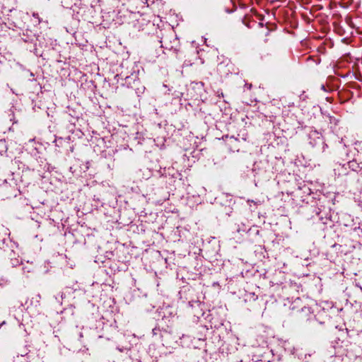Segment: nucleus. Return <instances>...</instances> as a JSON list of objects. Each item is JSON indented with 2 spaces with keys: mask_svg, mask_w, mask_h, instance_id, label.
<instances>
[{
  "mask_svg": "<svg viewBox=\"0 0 362 362\" xmlns=\"http://www.w3.org/2000/svg\"><path fill=\"white\" fill-rule=\"evenodd\" d=\"M322 88L325 90V86H322Z\"/></svg>",
  "mask_w": 362,
  "mask_h": 362,
  "instance_id": "obj_4",
  "label": "nucleus"
},
{
  "mask_svg": "<svg viewBox=\"0 0 362 362\" xmlns=\"http://www.w3.org/2000/svg\"><path fill=\"white\" fill-rule=\"evenodd\" d=\"M300 92L301 93L298 96L300 98V100H301V103L299 106L302 107H305L306 104L309 103L310 98L308 95H305V91L300 90Z\"/></svg>",
  "mask_w": 362,
  "mask_h": 362,
  "instance_id": "obj_1",
  "label": "nucleus"
},
{
  "mask_svg": "<svg viewBox=\"0 0 362 362\" xmlns=\"http://www.w3.org/2000/svg\"><path fill=\"white\" fill-rule=\"evenodd\" d=\"M349 168L353 171L359 172L362 170V166L360 163H358L356 160H353L348 163Z\"/></svg>",
  "mask_w": 362,
  "mask_h": 362,
  "instance_id": "obj_2",
  "label": "nucleus"
},
{
  "mask_svg": "<svg viewBox=\"0 0 362 362\" xmlns=\"http://www.w3.org/2000/svg\"><path fill=\"white\" fill-rule=\"evenodd\" d=\"M297 48H298V50L300 49H308V46L307 42L301 40L300 42L299 45L297 46Z\"/></svg>",
  "mask_w": 362,
  "mask_h": 362,
  "instance_id": "obj_3",
  "label": "nucleus"
}]
</instances>
